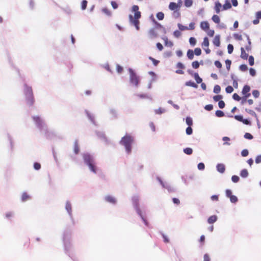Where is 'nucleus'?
<instances>
[{
  "mask_svg": "<svg viewBox=\"0 0 261 261\" xmlns=\"http://www.w3.org/2000/svg\"><path fill=\"white\" fill-rule=\"evenodd\" d=\"M225 91L228 93H231V92H233V89L232 86H228L226 88Z\"/></svg>",
  "mask_w": 261,
  "mask_h": 261,
  "instance_id": "obj_40",
  "label": "nucleus"
},
{
  "mask_svg": "<svg viewBox=\"0 0 261 261\" xmlns=\"http://www.w3.org/2000/svg\"><path fill=\"white\" fill-rule=\"evenodd\" d=\"M88 166L91 171L94 173H96V167L94 165V162L88 165Z\"/></svg>",
  "mask_w": 261,
  "mask_h": 261,
  "instance_id": "obj_24",
  "label": "nucleus"
},
{
  "mask_svg": "<svg viewBox=\"0 0 261 261\" xmlns=\"http://www.w3.org/2000/svg\"><path fill=\"white\" fill-rule=\"evenodd\" d=\"M134 141V139L130 135H126L122 138L121 143L125 146V149L127 153L131 152V145Z\"/></svg>",
  "mask_w": 261,
  "mask_h": 261,
  "instance_id": "obj_1",
  "label": "nucleus"
},
{
  "mask_svg": "<svg viewBox=\"0 0 261 261\" xmlns=\"http://www.w3.org/2000/svg\"><path fill=\"white\" fill-rule=\"evenodd\" d=\"M149 59L150 60H151V61L152 62L153 64H154V65H155V66H157V65H158V64H159V61H158V60H155V59L153 58H152V57H149Z\"/></svg>",
  "mask_w": 261,
  "mask_h": 261,
  "instance_id": "obj_45",
  "label": "nucleus"
},
{
  "mask_svg": "<svg viewBox=\"0 0 261 261\" xmlns=\"http://www.w3.org/2000/svg\"><path fill=\"white\" fill-rule=\"evenodd\" d=\"M33 120L36 122L38 127H41L42 126L43 122L41 118L38 116H35L33 117Z\"/></svg>",
  "mask_w": 261,
  "mask_h": 261,
  "instance_id": "obj_10",
  "label": "nucleus"
},
{
  "mask_svg": "<svg viewBox=\"0 0 261 261\" xmlns=\"http://www.w3.org/2000/svg\"><path fill=\"white\" fill-rule=\"evenodd\" d=\"M194 77L197 84H200L202 81V79L200 77L198 73H195L194 74Z\"/></svg>",
  "mask_w": 261,
  "mask_h": 261,
  "instance_id": "obj_19",
  "label": "nucleus"
},
{
  "mask_svg": "<svg viewBox=\"0 0 261 261\" xmlns=\"http://www.w3.org/2000/svg\"><path fill=\"white\" fill-rule=\"evenodd\" d=\"M241 155L243 156H247L248 155V151L247 149H244L241 152Z\"/></svg>",
  "mask_w": 261,
  "mask_h": 261,
  "instance_id": "obj_59",
  "label": "nucleus"
},
{
  "mask_svg": "<svg viewBox=\"0 0 261 261\" xmlns=\"http://www.w3.org/2000/svg\"><path fill=\"white\" fill-rule=\"evenodd\" d=\"M87 1H86V0H83L82 2V3H81V8H82V10H85L86 9V7H87Z\"/></svg>",
  "mask_w": 261,
  "mask_h": 261,
  "instance_id": "obj_36",
  "label": "nucleus"
},
{
  "mask_svg": "<svg viewBox=\"0 0 261 261\" xmlns=\"http://www.w3.org/2000/svg\"><path fill=\"white\" fill-rule=\"evenodd\" d=\"M255 163L256 164L261 163V155L256 156L255 159Z\"/></svg>",
  "mask_w": 261,
  "mask_h": 261,
  "instance_id": "obj_64",
  "label": "nucleus"
},
{
  "mask_svg": "<svg viewBox=\"0 0 261 261\" xmlns=\"http://www.w3.org/2000/svg\"><path fill=\"white\" fill-rule=\"evenodd\" d=\"M200 26L201 29L205 32L208 31L210 29V24L206 21L201 22Z\"/></svg>",
  "mask_w": 261,
  "mask_h": 261,
  "instance_id": "obj_7",
  "label": "nucleus"
},
{
  "mask_svg": "<svg viewBox=\"0 0 261 261\" xmlns=\"http://www.w3.org/2000/svg\"><path fill=\"white\" fill-rule=\"evenodd\" d=\"M209 46V40L207 37H205L203 39V42L202 43V48L205 47H208Z\"/></svg>",
  "mask_w": 261,
  "mask_h": 261,
  "instance_id": "obj_16",
  "label": "nucleus"
},
{
  "mask_svg": "<svg viewBox=\"0 0 261 261\" xmlns=\"http://www.w3.org/2000/svg\"><path fill=\"white\" fill-rule=\"evenodd\" d=\"M129 80L132 84L137 87L139 83V76L137 75L135 72L132 69H129Z\"/></svg>",
  "mask_w": 261,
  "mask_h": 261,
  "instance_id": "obj_3",
  "label": "nucleus"
},
{
  "mask_svg": "<svg viewBox=\"0 0 261 261\" xmlns=\"http://www.w3.org/2000/svg\"><path fill=\"white\" fill-rule=\"evenodd\" d=\"M203 261H210V257L207 254H205L204 255Z\"/></svg>",
  "mask_w": 261,
  "mask_h": 261,
  "instance_id": "obj_63",
  "label": "nucleus"
},
{
  "mask_svg": "<svg viewBox=\"0 0 261 261\" xmlns=\"http://www.w3.org/2000/svg\"><path fill=\"white\" fill-rule=\"evenodd\" d=\"M189 42L191 45L194 46L196 43V40L195 38L191 37L189 39Z\"/></svg>",
  "mask_w": 261,
  "mask_h": 261,
  "instance_id": "obj_37",
  "label": "nucleus"
},
{
  "mask_svg": "<svg viewBox=\"0 0 261 261\" xmlns=\"http://www.w3.org/2000/svg\"><path fill=\"white\" fill-rule=\"evenodd\" d=\"M252 95L255 98H257L259 96V92L257 90H254L252 91Z\"/></svg>",
  "mask_w": 261,
  "mask_h": 261,
  "instance_id": "obj_46",
  "label": "nucleus"
},
{
  "mask_svg": "<svg viewBox=\"0 0 261 261\" xmlns=\"http://www.w3.org/2000/svg\"><path fill=\"white\" fill-rule=\"evenodd\" d=\"M186 123L189 125V126H191L193 125V120L190 117H187L186 118Z\"/></svg>",
  "mask_w": 261,
  "mask_h": 261,
  "instance_id": "obj_31",
  "label": "nucleus"
},
{
  "mask_svg": "<svg viewBox=\"0 0 261 261\" xmlns=\"http://www.w3.org/2000/svg\"><path fill=\"white\" fill-rule=\"evenodd\" d=\"M105 199L107 202L113 204L115 203L116 202L115 198L110 195L106 196Z\"/></svg>",
  "mask_w": 261,
  "mask_h": 261,
  "instance_id": "obj_13",
  "label": "nucleus"
},
{
  "mask_svg": "<svg viewBox=\"0 0 261 261\" xmlns=\"http://www.w3.org/2000/svg\"><path fill=\"white\" fill-rule=\"evenodd\" d=\"M165 111V110L161 108H160L156 110H155V113L156 114H162L163 113H164Z\"/></svg>",
  "mask_w": 261,
  "mask_h": 261,
  "instance_id": "obj_55",
  "label": "nucleus"
},
{
  "mask_svg": "<svg viewBox=\"0 0 261 261\" xmlns=\"http://www.w3.org/2000/svg\"><path fill=\"white\" fill-rule=\"evenodd\" d=\"M186 134L188 135H190L193 133L192 128L191 126H189L186 128Z\"/></svg>",
  "mask_w": 261,
  "mask_h": 261,
  "instance_id": "obj_49",
  "label": "nucleus"
},
{
  "mask_svg": "<svg viewBox=\"0 0 261 261\" xmlns=\"http://www.w3.org/2000/svg\"><path fill=\"white\" fill-rule=\"evenodd\" d=\"M83 158L85 163L88 165L94 162L92 156L89 154H84Z\"/></svg>",
  "mask_w": 261,
  "mask_h": 261,
  "instance_id": "obj_5",
  "label": "nucleus"
},
{
  "mask_svg": "<svg viewBox=\"0 0 261 261\" xmlns=\"http://www.w3.org/2000/svg\"><path fill=\"white\" fill-rule=\"evenodd\" d=\"M233 98L239 101L241 99L240 96L237 93H234L232 96Z\"/></svg>",
  "mask_w": 261,
  "mask_h": 261,
  "instance_id": "obj_56",
  "label": "nucleus"
},
{
  "mask_svg": "<svg viewBox=\"0 0 261 261\" xmlns=\"http://www.w3.org/2000/svg\"><path fill=\"white\" fill-rule=\"evenodd\" d=\"M186 85L187 86H190L194 88H197V85L192 81H188L186 83Z\"/></svg>",
  "mask_w": 261,
  "mask_h": 261,
  "instance_id": "obj_26",
  "label": "nucleus"
},
{
  "mask_svg": "<svg viewBox=\"0 0 261 261\" xmlns=\"http://www.w3.org/2000/svg\"><path fill=\"white\" fill-rule=\"evenodd\" d=\"M244 137H245V138L249 139V140H251L253 138L252 135L251 134L248 133H246L245 134Z\"/></svg>",
  "mask_w": 261,
  "mask_h": 261,
  "instance_id": "obj_53",
  "label": "nucleus"
},
{
  "mask_svg": "<svg viewBox=\"0 0 261 261\" xmlns=\"http://www.w3.org/2000/svg\"><path fill=\"white\" fill-rule=\"evenodd\" d=\"M221 91V87L219 85H215L214 88V92L215 93H219Z\"/></svg>",
  "mask_w": 261,
  "mask_h": 261,
  "instance_id": "obj_32",
  "label": "nucleus"
},
{
  "mask_svg": "<svg viewBox=\"0 0 261 261\" xmlns=\"http://www.w3.org/2000/svg\"><path fill=\"white\" fill-rule=\"evenodd\" d=\"M130 22L135 25L137 30H139V20L138 19H134L133 16L130 15L129 16Z\"/></svg>",
  "mask_w": 261,
  "mask_h": 261,
  "instance_id": "obj_6",
  "label": "nucleus"
},
{
  "mask_svg": "<svg viewBox=\"0 0 261 261\" xmlns=\"http://www.w3.org/2000/svg\"><path fill=\"white\" fill-rule=\"evenodd\" d=\"M34 168L35 170H39L41 168V165L40 163L36 162L34 164Z\"/></svg>",
  "mask_w": 261,
  "mask_h": 261,
  "instance_id": "obj_51",
  "label": "nucleus"
},
{
  "mask_svg": "<svg viewBox=\"0 0 261 261\" xmlns=\"http://www.w3.org/2000/svg\"><path fill=\"white\" fill-rule=\"evenodd\" d=\"M187 57L190 60H192L194 58V53L193 50L189 49L187 51Z\"/></svg>",
  "mask_w": 261,
  "mask_h": 261,
  "instance_id": "obj_17",
  "label": "nucleus"
},
{
  "mask_svg": "<svg viewBox=\"0 0 261 261\" xmlns=\"http://www.w3.org/2000/svg\"><path fill=\"white\" fill-rule=\"evenodd\" d=\"M217 220V217L216 215H213L210 217L207 220L209 224H213Z\"/></svg>",
  "mask_w": 261,
  "mask_h": 261,
  "instance_id": "obj_14",
  "label": "nucleus"
},
{
  "mask_svg": "<svg viewBox=\"0 0 261 261\" xmlns=\"http://www.w3.org/2000/svg\"><path fill=\"white\" fill-rule=\"evenodd\" d=\"M241 57L244 60H246L248 58V55L246 53L243 47L241 48Z\"/></svg>",
  "mask_w": 261,
  "mask_h": 261,
  "instance_id": "obj_15",
  "label": "nucleus"
},
{
  "mask_svg": "<svg viewBox=\"0 0 261 261\" xmlns=\"http://www.w3.org/2000/svg\"><path fill=\"white\" fill-rule=\"evenodd\" d=\"M248 67L246 65L242 64L240 66V69L242 71H245L247 70Z\"/></svg>",
  "mask_w": 261,
  "mask_h": 261,
  "instance_id": "obj_48",
  "label": "nucleus"
},
{
  "mask_svg": "<svg viewBox=\"0 0 261 261\" xmlns=\"http://www.w3.org/2000/svg\"><path fill=\"white\" fill-rule=\"evenodd\" d=\"M217 169L219 172L223 173L225 172V165L223 164H218L217 165Z\"/></svg>",
  "mask_w": 261,
  "mask_h": 261,
  "instance_id": "obj_11",
  "label": "nucleus"
},
{
  "mask_svg": "<svg viewBox=\"0 0 261 261\" xmlns=\"http://www.w3.org/2000/svg\"><path fill=\"white\" fill-rule=\"evenodd\" d=\"M165 45L169 46L170 47H172L173 45V43L170 41H168L167 38H166L165 39Z\"/></svg>",
  "mask_w": 261,
  "mask_h": 261,
  "instance_id": "obj_50",
  "label": "nucleus"
},
{
  "mask_svg": "<svg viewBox=\"0 0 261 261\" xmlns=\"http://www.w3.org/2000/svg\"><path fill=\"white\" fill-rule=\"evenodd\" d=\"M248 61H249V65L251 66H253L254 63L253 57L252 56H249V59H248Z\"/></svg>",
  "mask_w": 261,
  "mask_h": 261,
  "instance_id": "obj_42",
  "label": "nucleus"
},
{
  "mask_svg": "<svg viewBox=\"0 0 261 261\" xmlns=\"http://www.w3.org/2000/svg\"><path fill=\"white\" fill-rule=\"evenodd\" d=\"M80 151L79 146L77 142L74 144V152L75 154H78Z\"/></svg>",
  "mask_w": 261,
  "mask_h": 261,
  "instance_id": "obj_28",
  "label": "nucleus"
},
{
  "mask_svg": "<svg viewBox=\"0 0 261 261\" xmlns=\"http://www.w3.org/2000/svg\"><path fill=\"white\" fill-rule=\"evenodd\" d=\"M66 209L69 214H71L72 211L71 205L70 202H67L66 203Z\"/></svg>",
  "mask_w": 261,
  "mask_h": 261,
  "instance_id": "obj_27",
  "label": "nucleus"
},
{
  "mask_svg": "<svg viewBox=\"0 0 261 261\" xmlns=\"http://www.w3.org/2000/svg\"><path fill=\"white\" fill-rule=\"evenodd\" d=\"M194 53L196 56H200L201 54V50L200 48H196Z\"/></svg>",
  "mask_w": 261,
  "mask_h": 261,
  "instance_id": "obj_41",
  "label": "nucleus"
},
{
  "mask_svg": "<svg viewBox=\"0 0 261 261\" xmlns=\"http://www.w3.org/2000/svg\"><path fill=\"white\" fill-rule=\"evenodd\" d=\"M227 49L228 54H230L232 53L233 50V46L232 44H228L227 46Z\"/></svg>",
  "mask_w": 261,
  "mask_h": 261,
  "instance_id": "obj_39",
  "label": "nucleus"
},
{
  "mask_svg": "<svg viewBox=\"0 0 261 261\" xmlns=\"http://www.w3.org/2000/svg\"><path fill=\"white\" fill-rule=\"evenodd\" d=\"M214 45L217 47H219L220 45V36L219 35H216L213 40Z\"/></svg>",
  "mask_w": 261,
  "mask_h": 261,
  "instance_id": "obj_9",
  "label": "nucleus"
},
{
  "mask_svg": "<svg viewBox=\"0 0 261 261\" xmlns=\"http://www.w3.org/2000/svg\"><path fill=\"white\" fill-rule=\"evenodd\" d=\"M222 98V96L221 95H215L213 97V99L215 101H220Z\"/></svg>",
  "mask_w": 261,
  "mask_h": 261,
  "instance_id": "obj_47",
  "label": "nucleus"
},
{
  "mask_svg": "<svg viewBox=\"0 0 261 261\" xmlns=\"http://www.w3.org/2000/svg\"><path fill=\"white\" fill-rule=\"evenodd\" d=\"M221 7L222 5L219 2H216L215 10L217 13H219L220 12V8H221Z\"/></svg>",
  "mask_w": 261,
  "mask_h": 261,
  "instance_id": "obj_18",
  "label": "nucleus"
},
{
  "mask_svg": "<svg viewBox=\"0 0 261 261\" xmlns=\"http://www.w3.org/2000/svg\"><path fill=\"white\" fill-rule=\"evenodd\" d=\"M192 4V0H185V5L187 7H190Z\"/></svg>",
  "mask_w": 261,
  "mask_h": 261,
  "instance_id": "obj_58",
  "label": "nucleus"
},
{
  "mask_svg": "<svg viewBox=\"0 0 261 261\" xmlns=\"http://www.w3.org/2000/svg\"><path fill=\"white\" fill-rule=\"evenodd\" d=\"M156 17L159 20H162L164 18V14L162 12H158L156 14Z\"/></svg>",
  "mask_w": 261,
  "mask_h": 261,
  "instance_id": "obj_30",
  "label": "nucleus"
},
{
  "mask_svg": "<svg viewBox=\"0 0 261 261\" xmlns=\"http://www.w3.org/2000/svg\"><path fill=\"white\" fill-rule=\"evenodd\" d=\"M225 105V102L223 100H220L218 102L219 107L221 109L224 108Z\"/></svg>",
  "mask_w": 261,
  "mask_h": 261,
  "instance_id": "obj_57",
  "label": "nucleus"
},
{
  "mask_svg": "<svg viewBox=\"0 0 261 261\" xmlns=\"http://www.w3.org/2000/svg\"><path fill=\"white\" fill-rule=\"evenodd\" d=\"M229 199L232 203H236L238 200V198L235 195H232Z\"/></svg>",
  "mask_w": 261,
  "mask_h": 261,
  "instance_id": "obj_38",
  "label": "nucleus"
},
{
  "mask_svg": "<svg viewBox=\"0 0 261 261\" xmlns=\"http://www.w3.org/2000/svg\"><path fill=\"white\" fill-rule=\"evenodd\" d=\"M140 17H141V12L140 11L135 13L134 19H139Z\"/></svg>",
  "mask_w": 261,
  "mask_h": 261,
  "instance_id": "obj_60",
  "label": "nucleus"
},
{
  "mask_svg": "<svg viewBox=\"0 0 261 261\" xmlns=\"http://www.w3.org/2000/svg\"><path fill=\"white\" fill-rule=\"evenodd\" d=\"M224 10L229 9L231 8V5L230 2L228 1H226L225 3L224 4L223 6Z\"/></svg>",
  "mask_w": 261,
  "mask_h": 261,
  "instance_id": "obj_23",
  "label": "nucleus"
},
{
  "mask_svg": "<svg viewBox=\"0 0 261 261\" xmlns=\"http://www.w3.org/2000/svg\"><path fill=\"white\" fill-rule=\"evenodd\" d=\"M24 92L27 97V102L30 106L33 105L34 102V98L32 89L31 87L25 85Z\"/></svg>",
  "mask_w": 261,
  "mask_h": 261,
  "instance_id": "obj_2",
  "label": "nucleus"
},
{
  "mask_svg": "<svg viewBox=\"0 0 261 261\" xmlns=\"http://www.w3.org/2000/svg\"><path fill=\"white\" fill-rule=\"evenodd\" d=\"M30 196L25 192L23 193L21 196V200L22 201H26L30 199Z\"/></svg>",
  "mask_w": 261,
  "mask_h": 261,
  "instance_id": "obj_21",
  "label": "nucleus"
},
{
  "mask_svg": "<svg viewBox=\"0 0 261 261\" xmlns=\"http://www.w3.org/2000/svg\"><path fill=\"white\" fill-rule=\"evenodd\" d=\"M172 201L176 205H179L180 203L179 199L176 198H173Z\"/></svg>",
  "mask_w": 261,
  "mask_h": 261,
  "instance_id": "obj_62",
  "label": "nucleus"
},
{
  "mask_svg": "<svg viewBox=\"0 0 261 261\" xmlns=\"http://www.w3.org/2000/svg\"><path fill=\"white\" fill-rule=\"evenodd\" d=\"M184 152L188 155H191L193 153V150L192 148L188 147L184 149Z\"/></svg>",
  "mask_w": 261,
  "mask_h": 261,
  "instance_id": "obj_29",
  "label": "nucleus"
},
{
  "mask_svg": "<svg viewBox=\"0 0 261 261\" xmlns=\"http://www.w3.org/2000/svg\"><path fill=\"white\" fill-rule=\"evenodd\" d=\"M240 175L241 177L245 178L247 177L248 175V172L247 169H243Z\"/></svg>",
  "mask_w": 261,
  "mask_h": 261,
  "instance_id": "obj_22",
  "label": "nucleus"
},
{
  "mask_svg": "<svg viewBox=\"0 0 261 261\" xmlns=\"http://www.w3.org/2000/svg\"><path fill=\"white\" fill-rule=\"evenodd\" d=\"M239 176H237V175H233L232 177H231V180L233 182H237L239 181Z\"/></svg>",
  "mask_w": 261,
  "mask_h": 261,
  "instance_id": "obj_52",
  "label": "nucleus"
},
{
  "mask_svg": "<svg viewBox=\"0 0 261 261\" xmlns=\"http://www.w3.org/2000/svg\"><path fill=\"white\" fill-rule=\"evenodd\" d=\"M205 168L204 164L203 163H200L198 165V168L199 170H203Z\"/></svg>",
  "mask_w": 261,
  "mask_h": 261,
  "instance_id": "obj_61",
  "label": "nucleus"
},
{
  "mask_svg": "<svg viewBox=\"0 0 261 261\" xmlns=\"http://www.w3.org/2000/svg\"><path fill=\"white\" fill-rule=\"evenodd\" d=\"M176 67L178 68V69L176 70L175 71L176 73L180 74H182L184 73V72L182 70V69L185 68V66L181 63L178 62L176 64Z\"/></svg>",
  "mask_w": 261,
  "mask_h": 261,
  "instance_id": "obj_8",
  "label": "nucleus"
},
{
  "mask_svg": "<svg viewBox=\"0 0 261 261\" xmlns=\"http://www.w3.org/2000/svg\"><path fill=\"white\" fill-rule=\"evenodd\" d=\"M149 34L151 38L156 37L157 33L154 29H151L149 31Z\"/></svg>",
  "mask_w": 261,
  "mask_h": 261,
  "instance_id": "obj_20",
  "label": "nucleus"
},
{
  "mask_svg": "<svg viewBox=\"0 0 261 261\" xmlns=\"http://www.w3.org/2000/svg\"><path fill=\"white\" fill-rule=\"evenodd\" d=\"M192 67L194 69H197L199 67V63L198 61H194L192 63Z\"/></svg>",
  "mask_w": 261,
  "mask_h": 261,
  "instance_id": "obj_33",
  "label": "nucleus"
},
{
  "mask_svg": "<svg viewBox=\"0 0 261 261\" xmlns=\"http://www.w3.org/2000/svg\"><path fill=\"white\" fill-rule=\"evenodd\" d=\"M234 38L238 40H242L243 39L242 36L239 34H234Z\"/></svg>",
  "mask_w": 261,
  "mask_h": 261,
  "instance_id": "obj_44",
  "label": "nucleus"
},
{
  "mask_svg": "<svg viewBox=\"0 0 261 261\" xmlns=\"http://www.w3.org/2000/svg\"><path fill=\"white\" fill-rule=\"evenodd\" d=\"M226 195L227 197L230 198L233 195L232 194V192L230 190L227 189L225 191Z\"/></svg>",
  "mask_w": 261,
  "mask_h": 261,
  "instance_id": "obj_54",
  "label": "nucleus"
},
{
  "mask_svg": "<svg viewBox=\"0 0 261 261\" xmlns=\"http://www.w3.org/2000/svg\"><path fill=\"white\" fill-rule=\"evenodd\" d=\"M179 6L174 2H171L169 5V8L171 10H176L179 8Z\"/></svg>",
  "mask_w": 261,
  "mask_h": 261,
  "instance_id": "obj_12",
  "label": "nucleus"
},
{
  "mask_svg": "<svg viewBox=\"0 0 261 261\" xmlns=\"http://www.w3.org/2000/svg\"><path fill=\"white\" fill-rule=\"evenodd\" d=\"M250 87L248 85H245L244 86L242 93L245 97V101H246L247 98L250 95Z\"/></svg>",
  "mask_w": 261,
  "mask_h": 261,
  "instance_id": "obj_4",
  "label": "nucleus"
},
{
  "mask_svg": "<svg viewBox=\"0 0 261 261\" xmlns=\"http://www.w3.org/2000/svg\"><path fill=\"white\" fill-rule=\"evenodd\" d=\"M216 115L217 117H221L224 116V113L223 112L220 110H217L216 112Z\"/></svg>",
  "mask_w": 261,
  "mask_h": 261,
  "instance_id": "obj_35",
  "label": "nucleus"
},
{
  "mask_svg": "<svg viewBox=\"0 0 261 261\" xmlns=\"http://www.w3.org/2000/svg\"><path fill=\"white\" fill-rule=\"evenodd\" d=\"M178 27L179 29L181 31H184V30H189L188 27L186 26H184L182 25L181 24L178 23Z\"/></svg>",
  "mask_w": 261,
  "mask_h": 261,
  "instance_id": "obj_34",
  "label": "nucleus"
},
{
  "mask_svg": "<svg viewBox=\"0 0 261 261\" xmlns=\"http://www.w3.org/2000/svg\"><path fill=\"white\" fill-rule=\"evenodd\" d=\"M208 36L210 37H213L214 35L215 31L213 30H208L207 31H205Z\"/></svg>",
  "mask_w": 261,
  "mask_h": 261,
  "instance_id": "obj_43",
  "label": "nucleus"
},
{
  "mask_svg": "<svg viewBox=\"0 0 261 261\" xmlns=\"http://www.w3.org/2000/svg\"><path fill=\"white\" fill-rule=\"evenodd\" d=\"M213 21L216 23H219L220 22V19L219 17L217 15H214L212 18Z\"/></svg>",
  "mask_w": 261,
  "mask_h": 261,
  "instance_id": "obj_25",
  "label": "nucleus"
}]
</instances>
